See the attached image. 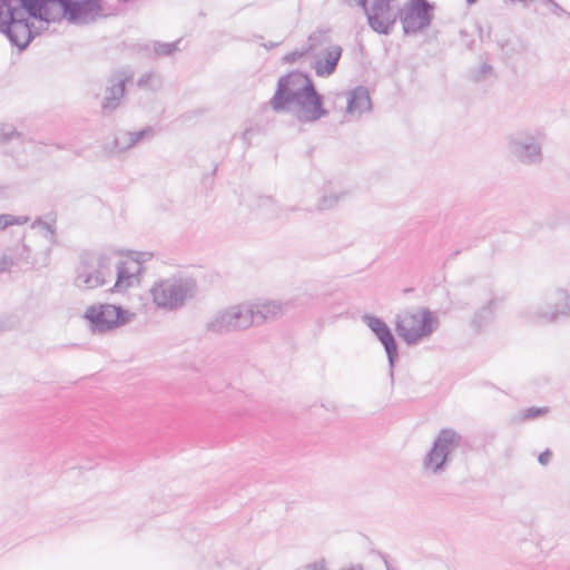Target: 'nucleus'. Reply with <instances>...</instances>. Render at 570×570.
Returning <instances> with one entry per match:
<instances>
[{"mask_svg": "<svg viewBox=\"0 0 570 570\" xmlns=\"http://www.w3.org/2000/svg\"><path fill=\"white\" fill-rule=\"evenodd\" d=\"M99 10L97 0H0V29L18 48L31 40L30 18L83 20Z\"/></svg>", "mask_w": 570, "mask_h": 570, "instance_id": "nucleus-1", "label": "nucleus"}, {"mask_svg": "<svg viewBox=\"0 0 570 570\" xmlns=\"http://www.w3.org/2000/svg\"><path fill=\"white\" fill-rule=\"evenodd\" d=\"M324 101L312 77L307 72L293 70L278 79L269 104L276 112H287L294 106L297 121L312 124L328 116Z\"/></svg>", "mask_w": 570, "mask_h": 570, "instance_id": "nucleus-2", "label": "nucleus"}, {"mask_svg": "<svg viewBox=\"0 0 570 570\" xmlns=\"http://www.w3.org/2000/svg\"><path fill=\"white\" fill-rule=\"evenodd\" d=\"M462 440V435L455 430L451 428L441 429L422 460L423 471L433 476L444 474L452 463L453 453L461 445Z\"/></svg>", "mask_w": 570, "mask_h": 570, "instance_id": "nucleus-3", "label": "nucleus"}, {"mask_svg": "<svg viewBox=\"0 0 570 570\" xmlns=\"http://www.w3.org/2000/svg\"><path fill=\"white\" fill-rule=\"evenodd\" d=\"M439 324V318L429 308H420L417 313L405 311L395 316V331L410 346L431 336Z\"/></svg>", "mask_w": 570, "mask_h": 570, "instance_id": "nucleus-4", "label": "nucleus"}, {"mask_svg": "<svg viewBox=\"0 0 570 570\" xmlns=\"http://www.w3.org/2000/svg\"><path fill=\"white\" fill-rule=\"evenodd\" d=\"M435 4L429 0H407L397 11L405 37L415 36L432 24Z\"/></svg>", "mask_w": 570, "mask_h": 570, "instance_id": "nucleus-5", "label": "nucleus"}, {"mask_svg": "<svg viewBox=\"0 0 570 570\" xmlns=\"http://www.w3.org/2000/svg\"><path fill=\"white\" fill-rule=\"evenodd\" d=\"M508 148L510 155L524 165H534L542 160L541 142L529 131L510 135Z\"/></svg>", "mask_w": 570, "mask_h": 570, "instance_id": "nucleus-6", "label": "nucleus"}, {"mask_svg": "<svg viewBox=\"0 0 570 570\" xmlns=\"http://www.w3.org/2000/svg\"><path fill=\"white\" fill-rule=\"evenodd\" d=\"M362 321L367 325L377 341L383 345L390 367V377L393 380L394 367L399 361V344L394 334L392 333L389 325L384 322V320L379 316L364 314L362 316Z\"/></svg>", "mask_w": 570, "mask_h": 570, "instance_id": "nucleus-7", "label": "nucleus"}, {"mask_svg": "<svg viewBox=\"0 0 570 570\" xmlns=\"http://www.w3.org/2000/svg\"><path fill=\"white\" fill-rule=\"evenodd\" d=\"M142 272V254L127 253L117 263L115 292H126L139 284Z\"/></svg>", "mask_w": 570, "mask_h": 570, "instance_id": "nucleus-8", "label": "nucleus"}, {"mask_svg": "<svg viewBox=\"0 0 570 570\" xmlns=\"http://www.w3.org/2000/svg\"><path fill=\"white\" fill-rule=\"evenodd\" d=\"M554 294L552 311L541 312L540 309L527 308L520 313V317L529 324L552 323L559 316L570 317V296L564 289H557Z\"/></svg>", "mask_w": 570, "mask_h": 570, "instance_id": "nucleus-9", "label": "nucleus"}, {"mask_svg": "<svg viewBox=\"0 0 570 570\" xmlns=\"http://www.w3.org/2000/svg\"><path fill=\"white\" fill-rule=\"evenodd\" d=\"M187 294V286L177 281H160L151 288L154 303L164 308L180 306L185 302Z\"/></svg>", "mask_w": 570, "mask_h": 570, "instance_id": "nucleus-10", "label": "nucleus"}, {"mask_svg": "<svg viewBox=\"0 0 570 570\" xmlns=\"http://www.w3.org/2000/svg\"><path fill=\"white\" fill-rule=\"evenodd\" d=\"M86 318L99 330L111 328L126 321L124 311L115 305L92 306L87 309Z\"/></svg>", "mask_w": 570, "mask_h": 570, "instance_id": "nucleus-11", "label": "nucleus"}, {"mask_svg": "<svg viewBox=\"0 0 570 570\" xmlns=\"http://www.w3.org/2000/svg\"><path fill=\"white\" fill-rule=\"evenodd\" d=\"M107 277H110V273L102 261H98L96 264H85L78 274L79 282L88 288L105 285Z\"/></svg>", "mask_w": 570, "mask_h": 570, "instance_id": "nucleus-12", "label": "nucleus"}, {"mask_svg": "<svg viewBox=\"0 0 570 570\" xmlns=\"http://www.w3.org/2000/svg\"><path fill=\"white\" fill-rule=\"evenodd\" d=\"M498 303L499 299L492 296L483 306L473 313L470 320V326L475 333H481L485 326L494 321Z\"/></svg>", "mask_w": 570, "mask_h": 570, "instance_id": "nucleus-13", "label": "nucleus"}, {"mask_svg": "<svg viewBox=\"0 0 570 570\" xmlns=\"http://www.w3.org/2000/svg\"><path fill=\"white\" fill-rule=\"evenodd\" d=\"M283 305L275 301L264 303H252V326L261 325L266 321L274 320L282 314Z\"/></svg>", "mask_w": 570, "mask_h": 570, "instance_id": "nucleus-14", "label": "nucleus"}, {"mask_svg": "<svg viewBox=\"0 0 570 570\" xmlns=\"http://www.w3.org/2000/svg\"><path fill=\"white\" fill-rule=\"evenodd\" d=\"M343 49L338 45H334L326 50L323 59H317L314 63L315 72L318 77H328L336 71L338 61L342 57Z\"/></svg>", "mask_w": 570, "mask_h": 570, "instance_id": "nucleus-15", "label": "nucleus"}, {"mask_svg": "<svg viewBox=\"0 0 570 570\" xmlns=\"http://www.w3.org/2000/svg\"><path fill=\"white\" fill-rule=\"evenodd\" d=\"M371 109L372 102L367 88L364 86L355 87L348 95L346 111L352 115L355 112L361 115Z\"/></svg>", "mask_w": 570, "mask_h": 570, "instance_id": "nucleus-16", "label": "nucleus"}, {"mask_svg": "<svg viewBox=\"0 0 570 570\" xmlns=\"http://www.w3.org/2000/svg\"><path fill=\"white\" fill-rule=\"evenodd\" d=\"M493 71V68L488 62H483L478 69L470 71V79L474 82H480L487 79Z\"/></svg>", "mask_w": 570, "mask_h": 570, "instance_id": "nucleus-17", "label": "nucleus"}, {"mask_svg": "<svg viewBox=\"0 0 570 570\" xmlns=\"http://www.w3.org/2000/svg\"><path fill=\"white\" fill-rule=\"evenodd\" d=\"M258 207H266V212L263 216L267 218L277 217V208L275 202L272 197H259L258 198Z\"/></svg>", "mask_w": 570, "mask_h": 570, "instance_id": "nucleus-18", "label": "nucleus"}, {"mask_svg": "<svg viewBox=\"0 0 570 570\" xmlns=\"http://www.w3.org/2000/svg\"><path fill=\"white\" fill-rule=\"evenodd\" d=\"M312 50L313 45H308L304 47L302 50H294L286 53L282 60L284 63H294L297 59L307 56Z\"/></svg>", "mask_w": 570, "mask_h": 570, "instance_id": "nucleus-19", "label": "nucleus"}, {"mask_svg": "<svg viewBox=\"0 0 570 570\" xmlns=\"http://www.w3.org/2000/svg\"><path fill=\"white\" fill-rule=\"evenodd\" d=\"M342 195H328L323 196L317 205L318 210L332 209L340 200Z\"/></svg>", "mask_w": 570, "mask_h": 570, "instance_id": "nucleus-20", "label": "nucleus"}, {"mask_svg": "<svg viewBox=\"0 0 570 570\" xmlns=\"http://www.w3.org/2000/svg\"><path fill=\"white\" fill-rule=\"evenodd\" d=\"M548 411L549 410L546 406H543V407H538V406L528 407V409H525L522 412V420L527 421V420L537 419V417L546 414Z\"/></svg>", "mask_w": 570, "mask_h": 570, "instance_id": "nucleus-21", "label": "nucleus"}, {"mask_svg": "<svg viewBox=\"0 0 570 570\" xmlns=\"http://www.w3.org/2000/svg\"><path fill=\"white\" fill-rule=\"evenodd\" d=\"M20 222L9 215H0V230L10 225L19 224Z\"/></svg>", "mask_w": 570, "mask_h": 570, "instance_id": "nucleus-22", "label": "nucleus"}, {"mask_svg": "<svg viewBox=\"0 0 570 570\" xmlns=\"http://www.w3.org/2000/svg\"><path fill=\"white\" fill-rule=\"evenodd\" d=\"M551 7V12L556 16H567L568 18H570V12L566 11L559 3H557L556 1L550 6Z\"/></svg>", "mask_w": 570, "mask_h": 570, "instance_id": "nucleus-23", "label": "nucleus"}, {"mask_svg": "<svg viewBox=\"0 0 570 570\" xmlns=\"http://www.w3.org/2000/svg\"><path fill=\"white\" fill-rule=\"evenodd\" d=\"M551 456H552V452L549 449H547L539 454L538 462L541 465H547L550 462Z\"/></svg>", "mask_w": 570, "mask_h": 570, "instance_id": "nucleus-24", "label": "nucleus"}, {"mask_svg": "<svg viewBox=\"0 0 570 570\" xmlns=\"http://www.w3.org/2000/svg\"><path fill=\"white\" fill-rule=\"evenodd\" d=\"M308 568H311L313 570H326L324 561L312 563L308 566Z\"/></svg>", "mask_w": 570, "mask_h": 570, "instance_id": "nucleus-25", "label": "nucleus"}, {"mask_svg": "<svg viewBox=\"0 0 570 570\" xmlns=\"http://www.w3.org/2000/svg\"><path fill=\"white\" fill-rule=\"evenodd\" d=\"M340 570H364L363 566L362 564H354L350 568H346V569H340Z\"/></svg>", "mask_w": 570, "mask_h": 570, "instance_id": "nucleus-26", "label": "nucleus"}, {"mask_svg": "<svg viewBox=\"0 0 570 570\" xmlns=\"http://www.w3.org/2000/svg\"><path fill=\"white\" fill-rule=\"evenodd\" d=\"M476 29H478L480 39L483 40V28H482V26L478 23L476 24Z\"/></svg>", "mask_w": 570, "mask_h": 570, "instance_id": "nucleus-27", "label": "nucleus"}, {"mask_svg": "<svg viewBox=\"0 0 570 570\" xmlns=\"http://www.w3.org/2000/svg\"><path fill=\"white\" fill-rule=\"evenodd\" d=\"M384 563H385L386 570H395L385 557H384Z\"/></svg>", "mask_w": 570, "mask_h": 570, "instance_id": "nucleus-28", "label": "nucleus"}, {"mask_svg": "<svg viewBox=\"0 0 570 570\" xmlns=\"http://www.w3.org/2000/svg\"><path fill=\"white\" fill-rule=\"evenodd\" d=\"M469 6H472L478 2V0H465Z\"/></svg>", "mask_w": 570, "mask_h": 570, "instance_id": "nucleus-29", "label": "nucleus"}, {"mask_svg": "<svg viewBox=\"0 0 570 570\" xmlns=\"http://www.w3.org/2000/svg\"><path fill=\"white\" fill-rule=\"evenodd\" d=\"M542 1H543L546 4H548V6H551V4L554 2V0H542Z\"/></svg>", "mask_w": 570, "mask_h": 570, "instance_id": "nucleus-30", "label": "nucleus"}, {"mask_svg": "<svg viewBox=\"0 0 570 570\" xmlns=\"http://www.w3.org/2000/svg\"><path fill=\"white\" fill-rule=\"evenodd\" d=\"M473 43H474V40H471V41L468 43V48H469L470 50H472V49H473Z\"/></svg>", "mask_w": 570, "mask_h": 570, "instance_id": "nucleus-31", "label": "nucleus"}, {"mask_svg": "<svg viewBox=\"0 0 570 570\" xmlns=\"http://www.w3.org/2000/svg\"><path fill=\"white\" fill-rule=\"evenodd\" d=\"M266 48H274L275 46H277V43H274V42H271L268 46L267 45H264Z\"/></svg>", "mask_w": 570, "mask_h": 570, "instance_id": "nucleus-32", "label": "nucleus"}, {"mask_svg": "<svg viewBox=\"0 0 570 570\" xmlns=\"http://www.w3.org/2000/svg\"><path fill=\"white\" fill-rule=\"evenodd\" d=\"M511 2H522V3H527L529 0H510Z\"/></svg>", "mask_w": 570, "mask_h": 570, "instance_id": "nucleus-33", "label": "nucleus"}, {"mask_svg": "<svg viewBox=\"0 0 570 570\" xmlns=\"http://www.w3.org/2000/svg\"><path fill=\"white\" fill-rule=\"evenodd\" d=\"M348 6H353L354 0H344Z\"/></svg>", "mask_w": 570, "mask_h": 570, "instance_id": "nucleus-34", "label": "nucleus"}, {"mask_svg": "<svg viewBox=\"0 0 570 570\" xmlns=\"http://www.w3.org/2000/svg\"><path fill=\"white\" fill-rule=\"evenodd\" d=\"M348 6H353L354 0H344Z\"/></svg>", "mask_w": 570, "mask_h": 570, "instance_id": "nucleus-35", "label": "nucleus"}, {"mask_svg": "<svg viewBox=\"0 0 570 570\" xmlns=\"http://www.w3.org/2000/svg\"><path fill=\"white\" fill-rule=\"evenodd\" d=\"M412 291H413V288H405V289H404V293H410V292H412Z\"/></svg>", "mask_w": 570, "mask_h": 570, "instance_id": "nucleus-36", "label": "nucleus"}]
</instances>
